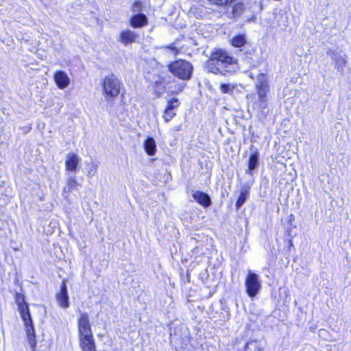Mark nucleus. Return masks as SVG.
Instances as JSON below:
<instances>
[{"label": "nucleus", "mask_w": 351, "mask_h": 351, "mask_svg": "<svg viewBox=\"0 0 351 351\" xmlns=\"http://www.w3.org/2000/svg\"><path fill=\"white\" fill-rule=\"evenodd\" d=\"M236 60L221 49H215L206 62L208 72L226 75L235 70Z\"/></svg>", "instance_id": "f257e3e1"}, {"label": "nucleus", "mask_w": 351, "mask_h": 351, "mask_svg": "<svg viewBox=\"0 0 351 351\" xmlns=\"http://www.w3.org/2000/svg\"><path fill=\"white\" fill-rule=\"evenodd\" d=\"M19 309L25 326L29 345L32 350L35 351L36 346V335L29 307L27 304H20Z\"/></svg>", "instance_id": "f03ea898"}, {"label": "nucleus", "mask_w": 351, "mask_h": 351, "mask_svg": "<svg viewBox=\"0 0 351 351\" xmlns=\"http://www.w3.org/2000/svg\"><path fill=\"white\" fill-rule=\"evenodd\" d=\"M104 95L107 101L117 97L121 90V82L113 74L106 76L103 81Z\"/></svg>", "instance_id": "7ed1b4c3"}, {"label": "nucleus", "mask_w": 351, "mask_h": 351, "mask_svg": "<svg viewBox=\"0 0 351 351\" xmlns=\"http://www.w3.org/2000/svg\"><path fill=\"white\" fill-rule=\"evenodd\" d=\"M169 70L176 77L183 80H188L191 77L193 66L186 60H179L170 64Z\"/></svg>", "instance_id": "20e7f679"}, {"label": "nucleus", "mask_w": 351, "mask_h": 351, "mask_svg": "<svg viewBox=\"0 0 351 351\" xmlns=\"http://www.w3.org/2000/svg\"><path fill=\"white\" fill-rule=\"evenodd\" d=\"M259 278L258 275L249 271L245 279V285L247 293L251 298L256 295L261 288V282Z\"/></svg>", "instance_id": "39448f33"}, {"label": "nucleus", "mask_w": 351, "mask_h": 351, "mask_svg": "<svg viewBox=\"0 0 351 351\" xmlns=\"http://www.w3.org/2000/svg\"><path fill=\"white\" fill-rule=\"evenodd\" d=\"M327 55L334 60L335 68L337 70V71L343 73L344 67L347 64L348 56L346 54L342 56L339 52L331 49L327 51Z\"/></svg>", "instance_id": "423d86ee"}, {"label": "nucleus", "mask_w": 351, "mask_h": 351, "mask_svg": "<svg viewBox=\"0 0 351 351\" xmlns=\"http://www.w3.org/2000/svg\"><path fill=\"white\" fill-rule=\"evenodd\" d=\"M77 324L80 337L93 335L89 317L86 313H81Z\"/></svg>", "instance_id": "0eeeda50"}, {"label": "nucleus", "mask_w": 351, "mask_h": 351, "mask_svg": "<svg viewBox=\"0 0 351 351\" xmlns=\"http://www.w3.org/2000/svg\"><path fill=\"white\" fill-rule=\"evenodd\" d=\"M56 299L60 308L66 309L70 306L67 287L64 280L62 282L60 290L56 295Z\"/></svg>", "instance_id": "6e6552de"}, {"label": "nucleus", "mask_w": 351, "mask_h": 351, "mask_svg": "<svg viewBox=\"0 0 351 351\" xmlns=\"http://www.w3.org/2000/svg\"><path fill=\"white\" fill-rule=\"evenodd\" d=\"M80 347L82 351H96L93 335L80 337Z\"/></svg>", "instance_id": "1a4fd4ad"}, {"label": "nucleus", "mask_w": 351, "mask_h": 351, "mask_svg": "<svg viewBox=\"0 0 351 351\" xmlns=\"http://www.w3.org/2000/svg\"><path fill=\"white\" fill-rule=\"evenodd\" d=\"M80 162L79 156L73 153H70L66 156L65 162L66 170L71 172H76L77 167Z\"/></svg>", "instance_id": "9d476101"}, {"label": "nucleus", "mask_w": 351, "mask_h": 351, "mask_svg": "<svg viewBox=\"0 0 351 351\" xmlns=\"http://www.w3.org/2000/svg\"><path fill=\"white\" fill-rule=\"evenodd\" d=\"M54 80L56 85L60 89L66 88L70 84V79L67 74L62 71H57L54 74Z\"/></svg>", "instance_id": "9b49d317"}, {"label": "nucleus", "mask_w": 351, "mask_h": 351, "mask_svg": "<svg viewBox=\"0 0 351 351\" xmlns=\"http://www.w3.org/2000/svg\"><path fill=\"white\" fill-rule=\"evenodd\" d=\"M138 37V35L130 29L123 31L120 34L119 40L125 45L132 44L135 42L136 39Z\"/></svg>", "instance_id": "f8f14e48"}, {"label": "nucleus", "mask_w": 351, "mask_h": 351, "mask_svg": "<svg viewBox=\"0 0 351 351\" xmlns=\"http://www.w3.org/2000/svg\"><path fill=\"white\" fill-rule=\"evenodd\" d=\"M259 165V153L257 149L252 151L247 164V173L252 174V171L256 169Z\"/></svg>", "instance_id": "ddd939ff"}, {"label": "nucleus", "mask_w": 351, "mask_h": 351, "mask_svg": "<svg viewBox=\"0 0 351 351\" xmlns=\"http://www.w3.org/2000/svg\"><path fill=\"white\" fill-rule=\"evenodd\" d=\"M130 25L134 28H140L147 24V18L143 14H137L130 19Z\"/></svg>", "instance_id": "4468645a"}, {"label": "nucleus", "mask_w": 351, "mask_h": 351, "mask_svg": "<svg viewBox=\"0 0 351 351\" xmlns=\"http://www.w3.org/2000/svg\"><path fill=\"white\" fill-rule=\"evenodd\" d=\"M193 198L201 205L208 207L211 204V200L208 195L202 191H196L193 194Z\"/></svg>", "instance_id": "2eb2a0df"}, {"label": "nucleus", "mask_w": 351, "mask_h": 351, "mask_svg": "<svg viewBox=\"0 0 351 351\" xmlns=\"http://www.w3.org/2000/svg\"><path fill=\"white\" fill-rule=\"evenodd\" d=\"M144 148L148 155L154 156L156 148L154 139L153 138L148 137L144 143Z\"/></svg>", "instance_id": "dca6fc26"}, {"label": "nucleus", "mask_w": 351, "mask_h": 351, "mask_svg": "<svg viewBox=\"0 0 351 351\" xmlns=\"http://www.w3.org/2000/svg\"><path fill=\"white\" fill-rule=\"evenodd\" d=\"M249 195V188H242L240 192L239 198L236 202V207L237 209L241 208L245 203Z\"/></svg>", "instance_id": "f3484780"}, {"label": "nucleus", "mask_w": 351, "mask_h": 351, "mask_svg": "<svg viewBox=\"0 0 351 351\" xmlns=\"http://www.w3.org/2000/svg\"><path fill=\"white\" fill-rule=\"evenodd\" d=\"M256 89L269 88L267 77L265 74H259L256 84Z\"/></svg>", "instance_id": "a211bd4d"}, {"label": "nucleus", "mask_w": 351, "mask_h": 351, "mask_svg": "<svg viewBox=\"0 0 351 351\" xmlns=\"http://www.w3.org/2000/svg\"><path fill=\"white\" fill-rule=\"evenodd\" d=\"M246 38L245 35L239 34L233 37L231 40L232 46L235 47H243L246 43Z\"/></svg>", "instance_id": "6ab92c4d"}, {"label": "nucleus", "mask_w": 351, "mask_h": 351, "mask_svg": "<svg viewBox=\"0 0 351 351\" xmlns=\"http://www.w3.org/2000/svg\"><path fill=\"white\" fill-rule=\"evenodd\" d=\"M237 85L230 83H223L220 85V90L223 93L232 94L233 91L236 89Z\"/></svg>", "instance_id": "aec40b11"}, {"label": "nucleus", "mask_w": 351, "mask_h": 351, "mask_svg": "<svg viewBox=\"0 0 351 351\" xmlns=\"http://www.w3.org/2000/svg\"><path fill=\"white\" fill-rule=\"evenodd\" d=\"M66 185V187L64 188V191L67 189L69 191H71L77 189L78 183L75 177L71 176L68 178Z\"/></svg>", "instance_id": "412c9836"}, {"label": "nucleus", "mask_w": 351, "mask_h": 351, "mask_svg": "<svg viewBox=\"0 0 351 351\" xmlns=\"http://www.w3.org/2000/svg\"><path fill=\"white\" fill-rule=\"evenodd\" d=\"M269 90V88L257 89V94L261 102H265L267 101V94Z\"/></svg>", "instance_id": "4be33fe9"}, {"label": "nucleus", "mask_w": 351, "mask_h": 351, "mask_svg": "<svg viewBox=\"0 0 351 351\" xmlns=\"http://www.w3.org/2000/svg\"><path fill=\"white\" fill-rule=\"evenodd\" d=\"M180 103L177 98H173L168 101L166 108L174 110L180 106Z\"/></svg>", "instance_id": "5701e85b"}, {"label": "nucleus", "mask_w": 351, "mask_h": 351, "mask_svg": "<svg viewBox=\"0 0 351 351\" xmlns=\"http://www.w3.org/2000/svg\"><path fill=\"white\" fill-rule=\"evenodd\" d=\"M176 115V112H174V110L165 108L164 114H163V118H164V120L165 121V122H169Z\"/></svg>", "instance_id": "b1692460"}, {"label": "nucleus", "mask_w": 351, "mask_h": 351, "mask_svg": "<svg viewBox=\"0 0 351 351\" xmlns=\"http://www.w3.org/2000/svg\"><path fill=\"white\" fill-rule=\"evenodd\" d=\"M243 9V3H237L235 5L233 6L232 13L234 15H239L241 14Z\"/></svg>", "instance_id": "393cba45"}, {"label": "nucleus", "mask_w": 351, "mask_h": 351, "mask_svg": "<svg viewBox=\"0 0 351 351\" xmlns=\"http://www.w3.org/2000/svg\"><path fill=\"white\" fill-rule=\"evenodd\" d=\"M97 166L94 163L91 165V167L88 169L87 172V176L88 178H92L97 173Z\"/></svg>", "instance_id": "a878e982"}, {"label": "nucleus", "mask_w": 351, "mask_h": 351, "mask_svg": "<svg viewBox=\"0 0 351 351\" xmlns=\"http://www.w3.org/2000/svg\"><path fill=\"white\" fill-rule=\"evenodd\" d=\"M185 86H186V83L182 82L181 84H179L175 86V89L173 90V92L176 93H178L183 90V88H184Z\"/></svg>", "instance_id": "bb28decb"}, {"label": "nucleus", "mask_w": 351, "mask_h": 351, "mask_svg": "<svg viewBox=\"0 0 351 351\" xmlns=\"http://www.w3.org/2000/svg\"><path fill=\"white\" fill-rule=\"evenodd\" d=\"M141 3L140 1H136L132 8V10L134 12H138L141 11Z\"/></svg>", "instance_id": "cd10ccee"}, {"label": "nucleus", "mask_w": 351, "mask_h": 351, "mask_svg": "<svg viewBox=\"0 0 351 351\" xmlns=\"http://www.w3.org/2000/svg\"><path fill=\"white\" fill-rule=\"evenodd\" d=\"M254 351H264L263 348L258 346Z\"/></svg>", "instance_id": "c85d7f7f"}, {"label": "nucleus", "mask_w": 351, "mask_h": 351, "mask_svg": "<svg viewBox=\"0 0 351 351\" xmlns=\"http://www.w3.org/2000/svg\"><path fill=\"white\" fill-rule=\"evenodd\" d=\"M261 106L262 108H265L266 107V106H267V104H266V101H265V102H261Z\"/></svg>", "instance_id": "c756f323"}, {"label": "nucleus", "mask_w": 351, "mask_h": 351, "mask_svg": "<svg viewBox=\"0 0 351 351\" xmlns=\"http://www.w3.org/2000/svg\"><path fill=\"white\" fill-rule=\"evenodd\" d=\"M247 346H248V343H246L245 344V349H246V348H247Z\"/></svg>", "instance_id": "7c9ffc66"}]
</instances>
